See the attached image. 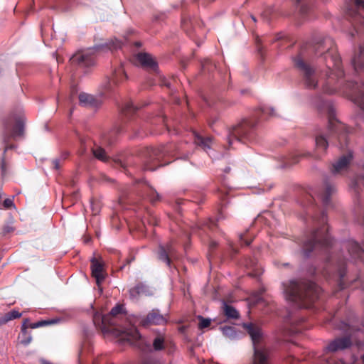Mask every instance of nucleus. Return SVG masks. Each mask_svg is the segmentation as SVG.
Returning <instances> with one entry per match:
<instances>
[{"instance_id": "nucleus-1", "label": "nucleus", "mask_w": 364, "mask_h": 364, "mask_svg": "<svg viewBox=\"0 0 364 364\" xmlns=\"http://www.w3.org/2000/svg\"><path fill=\"white\" fill-rule=\"evenodd\" d=\"M93 322L102 331L113 327L114 329L127 334L132 339L137 340L141 337L138 330L130 325L131 321L128 319L127 311L122 304H117L106 315L100 312L95 313Z\"/></svg>"}, {"instance_id": "nucleus-2", "label": "nucleus", "mask_w": 364, "mask_h": 364, "mask_svg": "<svg viewBox=\"0 0 364 364\" xmlns=\"http://www.w3.org/2000/svg\"><path fill=\"white\" fill-rule=\"evenodd\" d=\"M319 288L312 282H291L285 289V296L287 300L299 301H313L318 296Z\"/></svg>"}, {"instance_id": "nucleus-3", "label": "nucleus", "mask_w": 364, "mask_h": 364, "mask_svg": "<svg viewBox=\"0 0 364 364\" xmlns=\"http://www.w3.org/2000/svg\"><path fill=\"white\" fill-rule=\"evenodd\" d=\"M316 51H324V60L327 68L329 70H336L337 75H343V72L341 70V59L331 41H325L323 43L317 45Z\"/></svg>"}, {"instance_id": "nucleus-4", "label": "nucleus", "mask_w": 364, "mask_h": 364, "mask_svg": "<svg viewBox=\"0 0 364 364\" xmlns=\"http://www.w3.org/2000/svg\"><path fill=\"white\" fill-rule=\"evenodd\" d=\"M294 63L296 67L303 72L306 85L310 89L316 88L317 80L314 68L304 62L299 56L294 58Z\"/></svg>"}, {"instance_id": "nucleus-5", "label": "nucleus", "mask_w": 364, "mask_h": 364, "mask_svg": "<svg viewBox=\"0 0 364 364\" xmlns=\"http://www.w3.org/2000/svg\"><path fill=\"white\" fill-rule=\"evenodd\" d=\"M166 322L167 319L163 315L158 311L153 310L141 318L140 325L144 328H149L151 326H164Z\"/></svg>"}, {"instance_id": "nucleus-6", "label": "nucleus", "mask_w": 364, "mask_h": 364, "mask_svg": "<svg viewBox=\"0 0 364 364\" xmlns=\"http://www.w3.org/2000/svg\"><path fill=\"white\" fill-rule=\"evenodd\" d=\"M92 275L96 279V283L100 287L101 282L105 279L104 264L102 261H99L97 258L91 259Z\"/></svg>"}, {"instance_id": "nucleus-7", "label": "nucleus", "mask_w": 364, "mask_h": 364, "mask_svg": "<svg viewBox=\"0 0 364 364\" xmlns=\"http://www.w3.org/2000/svg\"><path fill=\"white\" fill-rule=\"evenodd\" d=\"M136 63L145 69L155 70L157 64L151 55L146 53H139L135 55Z\"/></svg>"}, {"instance_id": "nucleus-8", "label": "nucleus", "mask_w": 364, "mask_h": 364, "mask_svg": "<svg viewBox=\"0 0 364 364\" xmlns=\"http://www.w3.org/2000/svg\"><path fill=\"white\" fill-rule=\"evenodd\" d=\"M247 133V129L245 122H242L235 126H232L230 129L229 136L228 139L229 146H231L233 138L239 139L240 137L245 136Z\"/></svg>"}, {"instance_id": "nucleus-9", "label": "nucleus", "mask_w": 364, "mask_h": 364, "mask_svg": "<svg viewBox=\"0 0 364 364\" xmlns=\"http://www.w3.org/2000/svg\"><path fill=\"white\" fill-rule=\"evenodd\" d=\"M350 340L348 338H337L330 343L326 347L328 352H336L339 350L345 349L350 346Z\"/></svg>"}, {"instance_id": "nucleus-10", "label": "nucleus", "mask_w": 364, "mask_h": 364, "mask_svg": "<svg viewBox=\"0 0 364 364\" xmlns=\"http://www.w3.org/2000/svg\"><path fill=\"white\" fill-rule=\"evenodd\" d=\"M352 64L357 72H361L364 75V46H360L358 52L355 53Z\"/></svg>"}, {"instance_id": "nucleus-11", "label": "nucleus", "mask_w": 364, "mask_h": 364, "mask_svg": "<svg viewBox=\"0 0 364 364\" xmlns=\"http://www.w3.org/2000/svg\"><path fill=\"white\" fill-rule=\"evenodd\" d=\"M353 92L351 95L354 97L355 101L359 106L364 109V84L358 85V84L350 83Z\"/></svg>"}, {"instance_id": "nucleus-12", "label": "nucleus", "mask_w": 364, "mask_h": 364, "mask_svg": "<svg viewBox=\"0 0 364 364\" xmlns=\"http://www.w3.org/2000/svg\"><path fill=\"white\" fill-rule=\"evenodd\" d=\"M351 159V154L341 156L338 161L333 165L332 172L333 173H340L346 171Z\"/></svg>"}, {"instance_id": "nucleus-13", "label": "nucleus", "mask_w": 364, "mask_h": 364, "mask_svg": "<svg viewBox=\"0 0 364 364\" xmlns=\"http://www.w3.org/2000/svg\"><path fill=\"white\" fill-rule=\"evenodd\" d=\"M28 318L23 319L22 326H21V334L18 336L19 343L23 346L28 345L32 341L31 335L28 331Z\"/></svg>"}, {"instance_id": "nucleus-14", "label": "nucleus", "mask_w": 364, "mask_h": 364, "mask_svg": "<svg viewBox=\"0 0 364 364\" xmlns=\"http://www.w3.org/2000/svg\"><path fill=\"white\" fill-rule=\"evenodd\" d=\"M73 63L80 66H89L92 64V58L82 53L78 52L70 58Z\"/></svg>"}, {"instance_id": "nucleus-15", "label": "nucleus", "mask_w": 364, "mask_h": 364, "mask_svg": "<svg viewBox=\"0 0 364 364\" xmlns=\"http://www.w3.org/2000/svg\"><path fill=\"white\" fill-rule=\"evenodd\" d=\"M79 100L80 104L82 105L92 107H97L101 104V101L100 100L87 93L80 94Z\"/></svg>"}, {"instance_id": "nucleus-16", "label": "nucleus", "mask_w": 364, "mask_h": 364, "mask_svg": "<svg viewBox=\"0 0 364 364\" xmlns=\"http://www.w3.org/2000/svg\"><path fill=\"white\" fill-rule=\"evenodd\" d=\"M253 364H269V357L264 349H255Z\"/></svg>"}, {"instance_id": "nucleus-17", "label": "nucleus", "mask_w": 364, "mask_h": 364, "mask_svg": "<svg viewBox=\"0 0 364 364\" xmlns=\"http://www.w3.org/2000/svg\"><path fill=\"white\" fill-rule=\"evenodd\" d=\"M245 327L250 335L254 344H255L256 342H259L262 336L261 329L252 323L245 324Z\"/></svg>"}, {"instance_id": "nucleus-18", "label": "nucleus", "mask_w": 364, "mask_h": 364, "mask_svg": "<svg viewBox=\"0 0 364 364\" xmlns=\"http://www.w3.org/2000/svg\"><path fill=\"white\" fill-rule=\"evenodd\" d=\"M91 151L93 156L98 160L102 161L103 162L107 161L108 156L106 154L105 150L98 146H95L92 148Z\"/></svg>"}, {"instance_id": "nucleus-19", "label": "nucleus", "mask_w": 364, "mask_h": 364, "mask_svg": "<svg viewBox=\"0 0 364 364\" xmlns=\"http://www.w3.org/2000/svg\"><path fill=\"white\" fill-rule=\"evenodd\" d=\"M24 131V121L23 119L18 118L16 120L15 126L13 129L12 136L15 137L17 136H21L23 134Z\"/></svg>"}, {"instance_id": "nucleus-20", "label": "nucleus", "mask_w": 364, "mask_h": 364, "mask_svg": "<svg viewBox=\"0 0 364 364\" xmlns=\"http://www.w3.org/2000/svg\"><path fill=\"white\" fill-rule=\"evenodd\" d=\"M21 316V314L20 312L16 310H13L0 318V325L5 324L8 321L20 318Z\"/></svg>"}, {"instance_id": "nucleus-21", "label": "nucleus", "mask_w": 364, "mask_h": 364, "mask_svg": "<svg viewBox=\"0 0 364 364\" xmlns=\"http://www.w3.org/2000/svg\"><path fill=\"white\" fill-rule=\"evenodd\" d=\"M334 187L331 183H327L325 186V190L323 193L321 194V197L323 202L325 204H327L330 201V197L331 194L334 192Z\"/></svg>"}, {"instance_id": "nucleus-22", "label": "nucleus", "mask_w": 364, "mask_h": 364, "mask_svg": "<svg viewBox=\"0 0 364 364\" xmlns=\"http://www.w3.org/2000/svg\"><path fill=\"white\" fill-rule=\"evenodd\" d=\"M223 311H224L225 315L228 318H239V313L232 306L225 304Z\"/></svg>"}, {"instance_id": "nucleus-23", "label": "nucleus", "mask_w": 364, "mask_h": 364, "mask_svg": "<svg viewBox=\"0 0 364 364\" xmlns=\"http://www.w3.org/2000/svg\"><path fill=\"white\" fill-rule=\"evenodd\" d=\"M212 140L213 139L211 137H208V138L204 139L202 136H196L195 142L198 145L201 146L204 149H206L210 148V144L212 143Z\"/></svg>"}, {"instance_id": "nucleus-24", "label": "nucleus", "mask_w": 364, "mask_h": 364, "mask_svg": "<svg viewBox=\"0 0 364 364\" xmlns=\"http://www.w3.org/2000/svg\"><path fill=\"white\" fill-rule=\"evenodd\" d=\"M58 319L43 320V321H38L36 323H31L30 321H28V328H36L41 327V326H43L46 325L56 323L58 322Z\"/></svg>"}, {"instance_id": "nucleus-25", "label": "nucleus", "mask_w": 364, "mask_h": 364, "mask_svg": "<svg viewBox=\"0 0 364 364\" xmlns=\"http://www.w3.org/2000/svg\"><path fill=\"white\" fill-rule=\"evenodd\" d=\"M164 337L161 335L156 336L153 341V348L155 350H161L164 348Z\"/></svg>"}, {"instance_id": "nucleus-26", "label": "nucleus", "mask_w": 364, "mask_h": 364, "mask_svg": "<svg viewBox=\"0 0 364 364\" xmlns=\"http://www.w3.org/2000/svg\"><path fill=\"white\" fill-rule=\"evenodd\" d=\"M316 144L318 148L326 150L328 146V141L323 136H318L316 138Z\"/></svg>"}, {"instance_id": "nucleus-27", "label": "nucleus", "mask_w": 364, "mask_h": 364, "mask_svg": "<svg viewBox=\"0 0 364 364\" xmlns=\"http://www.w3.org/2000/svg\"><path fill=\"white\" fill-rule=\"evenodd\" d=\"M222 331L223 335L228 338H233L235 336V331L230 326L223 327Z\"/></svg>"}, {"instance_id": "nucleus-28", "label": "nucleus", "mask_w": 364, "mask_h": 364, "mask_svg": "<svg viewBox=\"0 0 364 364\" xmlns=\"http://www.w3.org/2000/svg\"><path fill=\"white\" fill-rule=\"evenodd\" d=\"M198 318L200 320V323L198 325L199 328H207L210 325V319L205 318L201 316H198Z\"/></svg>"}, {"instance_id": "nucleus-29", "label": "nucleus", "mask_w": 364, "mask_h": 364, "mask_svg": "<svg viewBox=\"0 0 364 364\" xmlns=\"http://www.w3.org/2000/svg\"><path fill=\"white\" fill-rule=\"evenodd\" d=\"M328 81L326 82V84L324 85V91L327 93H329V94H331V93H333L335 92V89L334 88H328V86L329 85H331L332 82H333L334 79L333 77L331 76H328Z\"/></svg>"}, {"instance_id": "nucleus-30", "label": "nucleus", "mask_w": 364, "mask_h": 364, "mask_svg": "<svg viewBox=\"0 0 364 364\" xmlns=\"http://www.w3.org/2000/svg\"><path fill=\"white\" fill-rule=\"evenodd\" d=\"M159 255L161 259L166 262L167 264L170 263V259L168 258V254L164 247H160Z\"/></svg>"}, {"instance_id": "nucleus-31", "label": "nucleus", "mask_w": 364, "mask_h": 364, "mask_svg": "<svg viewBox=\"0 0 364 364\" xmlns=\"http://www.w3.org/2000/svg\"><path fill=\"white\" fill-rule=\"evenodd\" d=\"M143 288L140 286H136L130 290V295L132 297L135 298L142 292Z\"/></svg>"}, {"instance_id": "nucleus-32", "label": "nucleus", "mask_w": 364, "mask_h": 364, "mask_svg": "<svg viewBox=\"0 0 364 364\" xmlns=\"http://www.w3.org/2000/svg\"><path fill=\"white\" fill-rule=\"evenodd\" d=\"M139 108H140V107L134 106L133 103L132 102H127L125 105L124 112H132V111L135 112V111L138 110Z\"/></svg>"}, {"instance_id": "nucleus-33", "label": "nucleus", "mask_w": 364, "mask_h": 364, "mask_svg": "<svg viewBox=\"0 0 364 364\" xmlns=\"http://www.w3.org/2000/svg\"><path fill=\"white\" fill-rule=\"evenodd\" d=\"M264 289H261L257 292H255L252 294V296L255 298V303L257 304L262 301V297L260 296L264 292Z\"/></svg>"}, {"instance_id": "nucleus-34", "label": "nucleus", "mask_w": 364, "mask_h": 364, "mask_svg": "<svg viewBox=\"0 0 364 364\" xmlns=\"http://www.w3.org/2000/svg\"><path fill=\"white\" fill-rule=\"evenodd\" d=\"M4 207L6 209L14 207L13 200L11 198H6L3 203Z\"/></svg>"}, {"instance_id": "nucleus-35", "label": "nucleus", "mask_w": 364, "mask_h": 364, "mask_svg": "<svg viewBox=\"0 0 364 364\" xmlns=\"http://www.w3.org/2000/svg\"><path fill=\"white\" fill-rule=\"evenodd\" d=\"M151 160H147V161H145L144 163V168L145 170H151V171H153L156 168V166H151Z\"/></svg>"}, {"instance_id": "nucleus-36", "label": "nucleus", "mask_w": 364, "mask_h": 364, "mask_svg": "<svg viewBox=\"0 0 364 364\" xmlns=\"http://www.w3.org/2000/svg\"><path fill=\"white\" fill-rule=\"evenodd\" d=\"M92 211L94 215H97L100 212V207L97 205L92 203Z\"/></svg>"}, {"instance_id": "nucleus-37", "label": "nucleus", "mask_w": 364, "mask_h": 364, "mask_svg": "<svg viewBox=\"0 0 364 364\" xmlns=\"http://www.w3.org/2000/svg\"><path fill=\"white\" fill-rule=\"evenodd\" d=\"M313 240H314V242H320V240H321L320 235L317 232L314 233V239Z\"/></svg>"}, {"instance_id": "nucleus-38", "label": "nucleus", "mask_w": 364, "mask_h": 364, "mask_svg": "<svg viewBox=\"0 0 364 364\" xmlns=\"http://www.w3.org/2000/svg\"><path fill=\"white\" fill-rule=\"evenodd\" d=\"M355 252H356L358 257H360V255L362 254L361 250L357 245H355Z\"/></svg>"}, {"instance_id": "nucleus-39", "label": "nucleus", "mask_w": 364, "mask_h": 364, "mask_svg": "<svg viewBox=\"0 0 364 364\" xmlns=\"http://www.w3.org/2000/svg\"><path fill=\"white\" fill-rule=\"evenodd\" d=\"M357 5L363 6L364 7V0H354Z\"/></svg>"}, {"instance_id": "nucleus-40", "label": "nucleus", "mask_w": 364, "mask_h": 364, "mask_svg": "<svg viewBox=\"0 0 364 364\" xmlns=\"http://www.w3.org/2000/svg\"><path fill=\"white\" fill-rule=\"evenodd\" d=\"M308 245H306L305 248H304L306 255H308L309 253L311 252V250L309 249Z\"/></svg>"}, {"instance_id": "nucleus-41", "label": "nucleus", "mask_w": 364, "mask_h": 364, "mask_svg": "<svg viewBox=\"0 0 364 364\" xmlns=\"http://www.w3.org/2000/svg\"><path fill=\"white\" fill-rule=\"evenodd\" d=\"M55 168H58V167H59V163H58V161H56L55 162Z\"/></svg>"}, {"instance_id": "nucleus-42", "label": "nucleus", "mask_w": 364, "mask_h": 364, "mask_svg": "<svg viewBox=\"0 0 364 364\" xmlns=\"http://www.w3.org/2000/svg\"><path fill=\"white\" fill-rule=\"evenodd\" d=\"M12 230H13V228H9V227H8V228H7V230H6V232H9L12 231Z\"/></svg>"}, {"instance_id": "nucleus-43", "label": "nucleus", "mask_w": 364, "mask_h": 364, "mask_svg": "<svg viewBox=\"0 0 364 364\" xmlns=\"http://www.w3.org/2000/svg\"><path fill=\"white\" fill-rule=\"evenodd\" d=\"M251 18H252V19L253 20L254 22L257 21V20H256L255 16H252Z\"/></svg>"}, {"instance_id": "nucleus-44", "label": "nucleus", "mask_w": 364, "mask_h": 364, "mask_svg": "<svg viewBox=\"0 0 364 364\" xmlns=\"http://www.w3.org/2000/svg\"><path fill=\"white\" fill-rule=\"evenodd\" d=\"M246 245H250V242H246Z\"/></svg>"}, {"instance_id": "nucleus-45", "label": "nucleus", "mask_w": 364, "mask_h": 364, "mask_svg": "<svg viewBox=\"0 0 364 364\" xmlns=\"http://www.w3.org/2000/svg\"><path fill=\"white\" fill-rule=\"evenodd\" d=\"M363 363H364V355L363 356Z\"/></svg>"}, {"instance_id": "nucleus-46", "label": "nucleus", "mask_w": 364, "mask_h": 364, "mask_svg": "<svg viewBox=\"0 0 364 364\" xmlns=\"http://www.w3.org/2000/svg\"><path fill=\"white\" fill-rule=\"evenodd\" d=\"M296 2H299L300 0H296Z\"/></svg>"}]
</instances>
